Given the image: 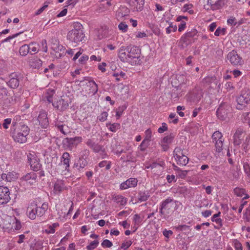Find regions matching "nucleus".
I'll return each instance as SVG.
<instances>
[{
	"label": "nucleus",
	"mask_w": 250,
	"mask_h": 250,
	"mask_svg": "<svg viewBox=\"0 0 250 250\" xmlns=\"http://www.w3.org/2000/svg\"><path fill=\"white\" fill-rule=\"evenodd\" d=\"M48 209V204L43 203L39 206L36 202H31L27 208V212L30 219L34 220L36 216H42Z\"/></svg>",
	"instance_id": "f257e3e1"
},
{
	"label": "nucleus",
	"mask_w": 250,
	"mask_h": 250,
	"mask_svg": "<svg viewBox=\"0 0 250 250\" xmlns=\"http://www.w3.org/2000/svg\"><path fill=\"white\" fill-rule=\"evenodd\" d=\"M85 35L83 30V25L80 23L74 25V29L69 31L67 35V39L72 42L77 44L84 40Z\"/></svg>",
	"instance_id": "f03ea898"
},
{
	"label": "nucleus",
	"mask_w": 250,
	"mask_h": 250,
	"mask_svg": "<svg viewBox=\"0 0 250 250\" xmlns=\"http://www.w3.org/2000/svg\"><path fill=\"white\" fill-rule=\"evenodd\" d=\"M127 52L126 57V62H128L132 65L138 64L140 61L139 59L140 50L138 47L130 45L126 48Z\"/></svg>",
	"instance_id": "7ed1b4c3"
},
{
	"label": "nucleus",
	"mask_w": 250,
	"mask_h": 250,
	"mask_svg": "<svg viewBox=\"0 0 250 250\" xmlns=\"http://www.w3.org/2000/svg\"><path fill=\"white\" fill-rule=\"evenodd\" d=\"M176 202H177L174 201L170 197H168L163 201L160 204L159 208V212L161 216H163L165 219L167 218L169 215L173 211L172 208L174 205H176Z\"/></svg>",
	"instance_id": "20e7f679"
},
{
	"label": "nucleus",
	"mask_w": 250,
	"mask_h": 250,
	"mask_svg": "<svg viewBox=\"0 0 250 250\" xmlns=\"http://www.w3.org/2000/svg\"><path fill=\"white\" fill-rule=\"evenodd\" d=\"M237 105L236 108L238 109H242L243 106L249 104L250 102V90L244 88L241 91L240 95L237 99Z\"/></svg>",
	"instance_id": "39448f33"
},
{
	"label": "nucleus",
	"mask_w": 250,
	"mask_h": 250,
	"mask_svg": "<svg viewBox=\"0 0 250 250\" xmlns=\"http://www.w3.org/2000/svg\"><path fill=\"white\" fill-rule=\"evenodd\" d=\"M28 162L31 168L34 171H40L42 168V164L35 152H29L27 154Z\"/></svg>",
	"instance_id": "423d86ee"
},
{
	"label": "nucleus",
	"mask_w": 250,
	"mask_h": 250,
	"mask_svg": "<svg viewBox=\"0 0 250 250\" xmlns=\"http://www.w3.org/2000/svg\"><path fill=\"white\" fill-rule=\"evenodd\" d=\"M9 80L7 82V85L11 88H17L22 80L23 76L20 73L14 72L11 73L9 76Z\"/></svg>",
	"instance_id": "0eeeda50"
},
{
	"label": "nucleus",
	"mask_w": 250,
	"mask_h": 250,
	"mask_svg": "<svg viewBox=\"0 0 250 250\" xmlns=\"http://www.w3.org/2000/svg\"><path fill=\"white\" fill-rule=\"evenodd\" d=\"M230 106L225 103L220 105L216 111V115L218 118L223 121L225 120L231 111Z\"/></svg>",
	"instance_id": "6e6552de"
},
{
	"label": "nucleus",
	"mask_w": 250,
	"mask_h": 250,
	"mask_svg": "<svg viewBox=\"0 0 250 250\" xmlns=\"http://www.w3.org/2000/svg\"><path fill=\"white\" fill-rule=\"evenodd\" d=\"M10 199L9 188L6 187L0 186V205L6 204Z\"/></svg>",
	"instance_id": "1a4fd4ad"
},
{
	"label": "nucleus",
	"mask_w": 250,
	"mask_h": 250,
	"mask_svg": "<svg viewBox=\"0 0 250 250\" xmlns=\"http://www.w3.org/2000/svg\"><path fill=\"white\" fill-rule=\"evenodd\" d=\"M133 11H141L144 7L145 0H126Z\"/></svg>",
	"instance_id": "9d476101"
},
{
	"label": "nucleus",
	"mask_w": 250,
	"mask_h": 250,
	"mask_svg": "<svg viewBox=\"0 0 250 250\" xmlns=\"http://www.w3.org/2000/svg\"><path fill=\"white\" fill-rule=\"evenodd\" d=\"M69 99L68 97L61 98L56 102L52 103V105L60 111L66 110L68 106Z\"/></svg>",
	"instance_id": "9b49d317"
},
{
	"label": "nucleus",
	"mask_w": 250,
	"mask_h": 250,
	"mask_svg": "<svg viewBox=\"0 0 250 250\" xmlns=\"http://www.w3.org/2000/svg\"><path fill=\"white\" fill-rule=\"evenodd\" d=\"M227 59L233 65H238L242 64V58L234 50H232L228 53Z\"/></svg>",
	"instance_id": "f8f14e48"
},
{
	"label": "nucleus",
	"mask_w": 250,
	"mask_h": 250,
	"mask_svg": "<svg viewBox=\"0 0 250 250\" xmlns=\"http://www.w3.org/2000/svg\"><path fill=\"white\" fill-rule=\"evenodd\" d=\"M82 141L81 137H75L73 138H66L63 141L64 146L67 147L72 149L76 147V146Z\"/></svg>",
	"instance_id": "ddd939ff"
},
{
	"label": "nucleus",
	"mask_w": 250,
	"mask_h": 250,
	"mask_svg": "<svg viewBox=\"0 0 250 250\" xmlns=\"http://www.w3.org/2000/svg\"><path fill=\"white\" fill-rule=\"evenodd\" d=\"M203 92L201 89H195L190 94L189 100L194 103H198L203 97Z\"/></svg>",
	"instance_id": "4468645a"
},
{
	"label": "nucleus",
	"mask_w": 250,
	"mask_h": 250,
	"mask_svg": "<svg viewBox=\"0 0 250 250\" xmlns=\"http://www.w3.org/2000/svg\"><path fill=\"white\" fill-rule=\"evenodd\" d=\"M38 120L42 128H47L49 124V122L46 112L44 111H40L38 117Z\"/></svg>",
	"instance_id": "2eb2a0df"
},
{
	"label": "nucleus",
	"mask_w": 250,
	"mask_h": 250,
	"mask_svg": "<svg viewBox=\"0 0 250 250\" xmlns=\"http://www.w3.org/2000/svg\"><path fill=\"white\" fill-rule=\"evenodd\" d=\"M87 164L86 160L79 158L78 161L74 163L73 167L76 168L78 171L83 172L84 171L83 169L87 165Z\"/></svg>",
	"instance_id": "dca6fc26"
},
{
	"label": "nucleus",
	"mask_w": 250,
	"mask_h": 250,
	"mask_svg": "<svg viewBox=\"0 0 250 250\" xmlns=\"http://www.w3.org/2000/svg\"><path fill=\"white\" fill-rule=\"evenodd\" d=\"M27 135L18 131L13 135L12 138L15 142L19 143H24L27 141Z\"/></svg>",
	"instance_id": "f3484780"
},
{
	"label": "nucleus",
	"mask_w": 250,
	"mask_h": 250,
	"mask_svg": "<svg viewBox=\"0 0 250 250\" xmlns=\"http://www.w3.org/2000/svg\"><path fill=\"white\" fill-rule=\"evenodd\" d=\"M164 166L165 162L161 161L159 163H153L149 166L147 167V168H151L152 169H154V172L159 173L162 171Z\"/></svg>",
	"instance_id": "a211bd4d"
},
{
	"label": "nucleus",
	"mask_w": 250,
	"mask_h": 250,
	"mask_svg": "<svg viewBox=\"0 0 250 250\" xmlns=\"http://www.w3.org/2000/svg\"><path fill=\"white\" fill-rule=\"evenodd\" d=\"M243 130L241 128H238L233 135V143L235 145H239L241 144L240 138L243 133Z\"/></svg>",
	"instance_id": "6ab92c4d"
},
{
	"label": "nucleus",
	"mask_w": 250,
	"mask_h": 250,
	"mask_svg": "<svg viewBox=\"0 0 250 250\" xmlns=\"http://www.w3.org/2000/svg\"><path fill=\"white\" fill-rule=\"evenodd\" d=\"M178 165L180 166H186L188 162V158L186 155H182L175 157Z\"/></svg>",
	"instance_id": "aec40b11"
},
{
	"label": "nucleus",
	"mask_w": 250,
	"mask_h": 250,
	"mask_svg": "<svg viewBox=\"0 0 250 250\" xmlns=\"http://www.w3.org/2000/svg\"><path fill=\"white\" fill-rule=\"evenodd\" d=\"M70 155L68 152H64L63 153L61 157V161L63 163V164L65 166V170H68V168L69 167V163L70 161Z\"/></svg>",
	"instance_id": "412c9836"
},
{
	"label": "nucleus",
	"mask_w": 250,
	"mask_h": 250,
	"mask_svg": "<svg viewBox=\"0 0 250 250\" xmlns=\"http://www.w3.org/2000/svg\"><path fill=\"white\" fill-rule=\"evenodd\" d=\"M143 221V218L141 217L140 214H136L133 216V221L134 222V226L133 227V232H135L138 229L139 226Z\"/></svg>",
	"instance_id": "4be33fe9"
},
{
	"label": "nucleus",
	"mask_w": 250,
	"mask_h": 250,
	"mask_svg": "<svg viewBox=\"0 0 250 250\" xmlns=\"http://www.w3.org/2000/svg\"><path fill=\"white\" fill-rule=\"evenodd\" d=\"M64 184L62 180H57L54 184V190L55 192L60 193L64 188Z\"/></svg>",
	"instance_id": "5701e85b"
},
{
	"label": "nucleus",
	"mask_w": 250,
	"mask_h": 250,
	"mask_svg": "<svg viewBox=\"0 0 250 250\" xmlns=\"http://www.w3.org/2000/svg\"><path fill=\"white\" fill-rule=\"evenodd\" d=\"M228 177L232 180L238 179L239 177V174L237 170L235 169L233 167H232L230 168V171L228 175Z\"/></svg>",
	"instance_id": "b1692460"
},
{
	"label": "nucleus",
	"mask_w": 250,
	"mask_h": 250,
	"mask_svg": "<svg viewBox=\"0 0 250 250\" xmlns=\"http://www.w3.org/2000/svg\"><path fill=\"white\" fill-rule=\"evenodd\" d=\"M55 93V91L53 89H47L45 95V99L48 103H53V97Z\"/></svg>",
	"instance_id": "393cba45"
},
{
	"label": "nucleus",
	"mask_w": 250,
	"mask_h": 250,
	"mask_svg": "<svg viewBox=\"0 0 250 250\" xmlns=\"http://www.w3.org/2000/svg\"><path fill=\"white\" fill-rule=\"evenodd\" d=\"M29 53L36 54L39 50V45L36 42H31L28 44Z\"/></svg>",
	"instance_id": "a878e982"
},
{
	"label": "nucleus",
	"mask_w": 250,
	"mask_h": 250,
	"mask_svg": "<svg viewBox=\"0 0 250 250\" xmlns=\"http://www.w3.org/2000/svg\"><path fill=\"white\" fill-rule=\"evenodd\" d=\"M30 65L33 68H39L42 65V61L38 58H34L30 62Z\"/></svg>",
	"instance_id": "bb28decb"
},
{
	"label": "nucleus",
	"mask_w": 250,
	"mask_h": 250,
	"mask_svg": "<svg viewBox=\"0 0 250 250\" xmlns=\"http://www.w3.org/2000/svg\"><path fill=\"white\" fill-rule=\"evenodd\" d=\"M19 131L24 133L25 135H28L29 133L30 129L27 125L21 122L19 123Z\"/></svg>",
	"instance_id": "cd10ccee"
},
{
	"label": "nucleus",
	"mask_w": 250,
	"mask_h": 250,
	"mask_svg": "<svg viewBox=\"0 0 250 250\" xmlns=\"http://www.w3.org/2000/svg\"><path fill=\"white\" fill-rule=\"evenodd\" d=\"M138 180L136 178H129L126 180V189L128 188L135 187L137 186Z\"/></svg>",
	"instance_id": "c85d7f7f"
},
{
	"label": "nucleus",
	"mask_w": 250,
	"mask_h": 250,
	"mask_svg": "<svg viewBox=\"0 0 250 250\" xmlns=\"http://www.w3.org/2000/svg\"><path fill=\"white\" fill-rule=\"evenodd\" d=\"M116 19L118 21H124L125 17L124 8H119L116 12Z\"/></svg>",
	"instance_id": "c756f323"
},
{
	"label": "nucleus",
	"mask_w": 250,
	"mask_h": 250,
	"mask_svg": "<svg viewBox=\"0 0 250 250\" xmlns=\"http://www.w3.org/2000/svg\"><path fill=\"white\" fill-rule=\"evenodd\" d=\"M149 197L148 193L145 192H140L138 194V200L142 202L146 201Z\"/></svg>",
	"instance_id": "7c9ffc66"
},
{
	"label": "nucleus",
	"mask_w": 250,
	"mask_h": 250,
	"mask_svg": "<svg viewBox=\"0 0 250 250\" xmlns=\"http://www.w3.org/2000/svg\"><path fill=\"white\" fill-rule=\"evenodd\" d=\"M19 52L21 55L22 56H26L28 53H29V49L28 45L27 44H24L22 45L19 49Z\"/></svg>",
	"instance_id": "2f4dec72"
},
{
	"label": "nucleus",
	"mask_w": 250,
	"mask_h": 250,
	"mask_svg": "<svg viewBox=\"0 0 250 250\" xmlns=\"http://www.w3.org/2000/svg\"><path fill=\"white\" fill-rule=\"evenodd\" d=\"M92 149L95 152H101V154L105 155L104 148V146H103L95 143Z\"/></svg>",
	"instance_id": "473e14b6"
},
{
	"label": "nucleus",
	"mask_w": 250,
	"mask_h": 250,
	"mask_svg": "<svg viewBox=\"0 0 250 250\" xmlns=\"http://www.w3.org/2000/svg\"><path fill=\"white\" fill-rule=\"evenodd\" d=\"M174 138V134L170 133V134L164 137V138L163 139V140H162L161 142H162V143L170 144L172 142Z\"/></svg>",
	"instance_id": "72a5a7b5"
},
{
	"label": "nucleus",
	"mask_w": 250,
	"mask_h": 250,
	"mask_svg": "<svg viewBox=\"0 0 250 250\" xmlns=\"http://www.w3.org/2000/svg\"><path fill=\"white\" fill-rule=\"evenodd\" d=\"M37 174L35 173L32 172L26 174L22 177V178L24 180L26 181H30V180L35 181L37 178Z\"/></svg>",
	"instance_id": "f704fd0d"
},
{
	"label": "nucleus",
	"mask_w": 250,
	"mask_h": 250,
	"mask_svg": "<svg viewBox=\"0 0 250 250\" xmlns=\"http://www.w3.org/2000/svg\"><path fill=\"white\" fill-rule=\"evenodd\" d=\"M106 126L111 131L115 132L120 128V125L117 123H114L112 124L110 123H107L106 124Z\"/></svg>",
	"instance_id": "c9c22d12"
},
{
	"label": "nucleus",
	"mask_w": 250,
	"mask_h": 250,
	"mask_svg": "<svg viewBox=\"0 0 250 250\" xmlns=\"http://www.w3.org/2000/svg\"><path fill=\"white\" fill-rule=\"evenodd\" d=\"M119 58L121 62H124L125 61V48L122 46L119 51Z\"/></svg>",
	"instance_id": "e433bc0d"
},
{
	"label": "nucleus",
	"mask_w": 250,
	"mask_h": 250,
	"mask_svg": "<svg viewBox=\"0 0 250 250\" xmlns=\"http://www.w3.org/2000/svg\"><path fill=\"white\" fill-rule=\"evenodd\" d=\"M99 243V241L97 240L91 241L89 244L86 246V249L87 250H93L97 247Z\"/></svg>",
	"instance_id": "4c0bfd02"
},
{
	"label": "nucleus",
	"mask_w": 250,
	"mask_h": 250,
	"mask_svg": "<svg viewBox=\"0 0 250 250\" xmlns=\"http://www.w3.org/2000/svg\"><path fill=\"white\" fill-rule=\"evenodd\" d=\"M89 86L92 90V92L94 94H96L98 91V85L93 80L89 81L88 82Z\"/></svg>",
	"instance_id": "58836bf2"
},
{
	"label": "nucleus",
	"mask_w": 250,
	"mask_h": 250,
	"mask_svg": "<svg viewBox=\"0 0 250 250\" xmlns=\"http://www.w3.org/2000/svg\"><path fill=\"white\" fill-rule=\"evenodd\" d=\"M234 194L238 197H242L245 194V190L244 188H236L234 189Z\"/></svg>",
	"instance_id": "ea45409f"
},
{
	"label": "nucleus",
	"mask_w": 250,
	"mask_h": 250,
	"mask_svg": "<svg viewBox=\"0 0 250 250\" xmlns=\"http://www.w3.org/2000/svg\"><path fill=\"white\" fill-rule=\"evenodd\" d=\"M56 126L63 134H66L67 132V126L62 124H58L56 125Z\"/></svg>",
	"instance_id": "a19ab883"
},
{
	"label": "nucleus",
	"mask_w": 250,
	"mask_h": 250,
	"mask_svg": "<svg viewBox=\"0 0 250 250\" xmlns=\"http://www.w3.org/2000/svg\"><path fill=\"white\" fill-rule=\"evenodd\" d=\"M213 142L219 141L220 140H223L222 135L219 131H215L212 136Z\"/></svg>",
	"instance_id": "79ce46f5"
},
{
	"label": "nucleus",
	"mask_w": 250,
	"mask_h": 250,
	"mask_svg": "<svg viewBox=\"0 0 250 250\" xmlns=\"http://www.w3.org/2000/svg\"><path fill=\"white\" fill-rule=\"evenodd\" d=\"M243 168L248 176L250 177V164L248 162H243Z\"/></svg>",
	"instance_id": "37998d69"
},
{
	"label": "nucleus",
	"mask_w": 250,
	"mask_h": 250,
	"mask_svg": "<svg viewBox=\"0 0 250 250\" xmlns=\"http://www.w3.org/2000/svg\"><path fill=\"white\" fill-rule=\"evenodd\" d=\"M224 140L216 141L215 142L216 151L220 152L222 150L223 143Z\"/></svg>",
	"instance_id": "c03bdc74"
},
{
	"label": "nucleus",
	"mask_w": 250,
	"mask_h": 250,
	"mask_svg": "<svg viewBox=\"0 0 250 250\" xmlns=\"http://www.w3.org/2000/svg\"><path fill=\"white\" fill-rule=\"evenodd\" d=\"M226 32V29L225 28L218 27L214 32V35L216 36H219L220 35H225Z\"/></svg>",
	"instance_id": "a18cd8bd"
},
{
	"label": "nucleus",
	"mask_w": 250,
	"mask_h": 250,
	"mask_svg": "<svg viewBox=\"0 0 250 250\" xmlns=\"http://www.w3.org/2000/svg\"><path fill=\"white\" fill-rule=\"evenodd\" d=\"M99 166L100 167H103L105 166V169L108 170L111 167V162L106 161H103L99 163Z\"/></svg>",
	"instance_id": "49530a36"
},
{
	"label": "nucleus",
	"mask_w": 250,
	"mask_h": 250,
	"mask_svg": "<svg viewBox=\"0 0 250 250\" xmlns=\"http://www.w3.org/2000/svg\"><path fill=\"white\" fill-rule=\"evenodd\" d=\"M145 138L144 139V141L149 143L150 141L152 135V132L150 129H147L145 132Z\"/></svg>",
	"instance_id": "de8ad7c7"
},
{
	"label": "nucleus",
	"mask_w": 250,
	"mask_h": 250,
	"mask_svg": "<svg viewBox=\"0 0 250 250\" xmlns=\"http://www.w3.org/2000/svg\"><path fill=\"white\" fill-rule=\"evenodd\" d=\"M197 30L195 28H193L191 31H188L186 33V36L188 37V38H193L197 35Z\"/></svg>",
	"instance_id": "09e8293b"
},
{
	"label": "nucleus",
	"mask_w": 250,
	"mask_h": 250,
	"mask_svg": "<svg viewBox=\"0 0 250 250\" xmlns=\"http://www.w3.org/2000/svg\"><path fill=\"white\" fill-rule=\"evenodd\" d=\"M125 109V106L124 105L119 107L116 109V116L117 119L121 117V116L122 115Z\"/></svg>",
	"instance_id": "8fccbe9b"
},
{
	"label": "nucleus",
	"mask_w": 250,
	"mask_h": 250,
	"mask_svg": "<svg viewBox=\"0 0 250 250\" xmlns=\"http://www.w3.org/2000/svg\"><path fill=\"white\" fill-rule=\"evenodd\" d=\"M242 116L244 119V122L248 124L250 126V112L244 113Z\"/></svg>",
	"instance_id": "3c124183"
},
{
	"label": "nucleus",
	"mask_w": 250,
	"mask_h": 250,
	"mask_svg": "<svg viewBox=\"0 0 250 250\" xmlns=\"http://www.w3.org/2000/svg\"><path fill=\"white\" fill-rule=\"evenodd\" d=\"M177 27L176 25H173L172 22H170L169 26L166 28V32L167 34H170L171 31L175 32L177 30Z\"/></svg>",
	"instance_id": "603ef678"
},
{
	"label": "nucleus",
	"mask_w": 250,
	"mask_h": 250,
	"mask_svg": "<svg viewBox=\"0 0 250 250\" xmlns=\"http://www.w3.org/2000/svg\"><path fill=\"white\" fill-rule=\"evenodd\" d=\"M175 229L177 231L188 230L189 229V226L186 225H179L175 226Z\"/></svg>",
	"instance_id": "864d4df0"
},
{
	"label": "nucleus",
	"mask_w": 250,
	"mask_h": 250,
	"mask_svg": "<svg viewBox=\"0 0 250 250\" xmlns=\"http://www.w3.org/2000/svg\"><path fill=\"white\" fill-rule=\"evenodd\" d=\"M89 154V151L88 150L85 149L82 151L80 153L79 158L82 159L86 160L87 157Z\"/></svg>",
	"instance_id": "5fc2aeb1"
},
{
	"label": "nucleus",
	"mask_w": 250,
	"mask_h": 250,
	"mask_svg": "<svg viewBox=\"0 0 250 250\" xmlns=\"http://www.w3.org/2000/svg\"><path fill=\"white\" fill-rule=\"evenodd\" d=\"M108 114L106 112H103L99 116L97 119L101 122L105 121L107 117Z\"/></svg>",
	"instance_id": "6e6d98bb"
},
{
	"label": "nucleus",
	"mask_w": 250,
	"mask_h": 250,
	"mask_svg": "<svg viewBox=\"0 0 250 250\" xmlns=\"http://www.w3.org/2000/svg\"><path fill=\"white\" fill-rule=\"evenodd\" d=\"M101 245L104 248H110L112 246V243L109 240L105 239L102 243Z\"/></svg>",
	"instance_id": "4d7b16f0"
},
{
	"label": "nucleus",
	"mask_w": 250,
	"mask_h": 250,
	"mask_svg": "<svg viewBox=\"0 0 250 250\" xmlns=\"http://www.w3.org/2000/svg\"><path fill=\"white\" fill-rule=\"evenodd\" d=\"M12 120L11 118H6L4 120L2 126L4 129H8L9 125L11 123Z\"/></svg>",
	"instance_id": "13d9d810"
},
{
	"label": "nucleus",
	"mask_w": 250,
	"mask_h": 250,
	"mask_svg": "<svg viewBox=\"0 0 250 250\" xmlns=\"http://www.w3.org/2000/svg\"><path fill=\"white\" fill-rule=\"evenodd\" d=\"M149 145V143L143 140L140 144L139 147L141 151H144L147 147Z\"/></svg>",
	"instance_id": "bf43d9fd"
},
{
	"label": "nucleus",
	"mask_w": 250,
	"mask_h": 250,
	"mask_svg": "<svg viewBox=\"0 0 250 250\" xmlns=\"http://www.w3.org/2000/svg\"><path fill=\"white\" fill-rule=\"evenodd\" d=\"M15 222L13 223V227L14 228V229L16 230H19L21 228V224L20 221L16 219V218L14 219Z\"/></svg>",
	"instance_id": "052dcab7"
},
{
	"label": "nucleus",
	"mask_w": 250,
	"mask_h": 250,
	"mask_svg": "<svg viewBox=\"0 0 250 250\" xmlns=\"http://www.w3.org/2000/svg\"><path fill=\"white\" fill-rule=\"evenodd\" d=\"M115 200L117 203H120L121 205H123L125 203L124 198L120 195H117L115 197Z\"/></svg>",
	"instance_id": "680f3d73"
},
{
	"label": "nucleus",
	"mask_w": 250,
	"mask_h": 250,
	"mask_svg": "<svg viewBox=\"0 0 250 250\" xmlns=\"http://www.w3.org/2000/svg\"><path fill=\"white\" fill-rule=\"evenodd\" d=\"M173 154L174 155V157H175L176 156L182 155V154H184L181 148L177 147L174 149L173 151Z\"/></svg>",
	"instance_id": "e2e57ef3"
},
{
	"label": "nucleus",
	"mask_w": 250,
	"mask_h": 250,
	"mask_svg": "<svg viewBox=\"0 0 250 250\" xmlns=\"http://www.w3.org/2000/svg\"><path fill=\"white\" fill-rule=\"evenodd\" d=\"M167 130V125L165 123H163L162 126L160 127L158 129V132L159 133H162Z\"/></svg>",
	"instance_id": "0e129e2a"
},
{
	"label": "nucleus",
	"mask_w": 250,
	"mask_h": 250,
	"mask_svg": "<svg viewBox=\"0 0 250 250\" xmlns=\"http://www.w3.org/2000/svg\"><path fill=\"white\" fill-rule=\"evenodd\" d=\"M221 6L220 2L219 0H217L214 2L211 7L212 10H216L220 8Z\"/></svg>",
	"instance_id": "69168bd1"
},
{
	"label": "nucleus",
	"mask_w": 250,
	"mask_h": 250,
	"mask_svg": "<svg viewBox=\"0 0 250 250\" xmlns=\"http://www.w3.org/2000/svg\"><path fill=\"white\" fill-rule=\"evenodd\" d=\"M189 171L188 170H180L178 172V176L181 178H185L186 176L187 175V173Z\"/></svg>",
	"instance_id": "338daca9"
},
{
	"label": "nucleus",
	"mask_w": 250,
	"mask_h": 250,
	"mask_svg": "<svg viewBox=\"0 0 250 250\" xmlns=\"http://www.w3.org/2000/svg\"><path fill=\"white\" fill-rule=\"evenodd\" d=\"M42 44V49L44 52L47 51V42L45 40H42L41 42Z\"/></svg>",
	"instance_id": "774afa93"
}]
</instances>
